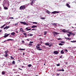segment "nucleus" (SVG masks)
Masks as SVG:
<instances>
[{"label":"nucleus","mask_w":76,"mask_h":76,"mask_svg":"<svg viewBox=\"0 0 76 76\" xmlns=\"http://www.w3.org/2000/svg\"><path fill=\"white\" fill-rule=\"evenodd\" d=\"M61 53L62 54H64V51H63V50H62L61 51Z\"/></svg>","instance_id":"nucleus-17"},{"label":"nucleus","mask_w":76,"mask_h":76,"mask_svg":"<svg viewBox=\"0 0 76 76\" xmlns=\"http://www.w3.org/2000/svg\"><path fill=\"white\" fill-rule=\"evenodd\" d=\"M16 33H18V31H16Z\"/></svg>","instance_id":"nucleus-63"},{"label":"nucleus","mask_w":76,"mask_h":76,"mask_svg":"<svg viewBox=\"0 0 76 76\" xmlns=\"http://www.w3.org/2000/svg\"><path fill=\"white\" fill-rule=\"evenodd\" d=\"M23 35H27V34H26V33H24L23 34Z\"/></svg>","instance_id":"nucleus-41"},{"label":"nucleus","mask_w":76,"mask_h":76,"mask_svg":"<svg viewBox=\"0 0 76 76\" xmlns=\"http://www.w3.org/2000/svg\"><path fill=\"white\" fill-rule=\"evenodd\" d=\"M11 35L12 36H15V32L11 33Z\"/></svg>","instance_id":"nucleus-12"},{"label":"nucleus","mask_w":76,"mask_h":76,"mask_svg":"<svg viewBox=\"0 0 76 76\" xmlns=\"http://www.w3.org/2000/svg\"><path fill=\"white\" fill-rule=\"evenodd\" d=\"M18 23H15V26H17L18 25Z\"/></svg>","instance_id":"nucleus-33"},{"label":"nucleus","mask_w":76,"mask_h":76,"mask_svg":"<svg viewBox=\"0 0 76 76\" xmlns=\"http://www.w3.org/2000/svg\"><path fill=\"white\" fill-rule=\"evenodd\" d=\"M6 41V40H4V42H2V43H4V42H5Z\"/></svg>","instance_id":"nucleus-51"},{"label":"nucleus","mask_w":76,"mask_h":76,"mask_svg":"<svg viewBox=\"0 0 76 76\" xmlns=\"http://www.w3.org/2000/svg\"><path fill=\"white\" fill-rule=\"evenodd\" d=\"M53 35L56 37V35H58V34H59V33L56 32V31H54L53 32Z\"/></svg>","instance_id":"nucleus-4"},{"label":"nucleus","mask_w":76,"mask_h":76,"mask_svg":"<svg viewBox=\"0 0 76 76\" xmlns=\"http://www.w3.org/2000/svg\"><path fill=\"white\" fill-rule=\"evenodd\" d=\"M71 42H75V41H71Z\"/></svg>","instance_id":"nucleus-44"},{"label":"nucleus","mask_w":76,"mask_h":76,"mask_svg":"<svg viewBox=\"0 0 76 76\" xmlns=\"http://www.w3.org/2000/svg\"><path fill=\"white\" fill-rule=\"evenodd\" d=\"M47 32L46 31H45V33L44 34V35H46L47 34Z\"/></svg>","instance_id":"nucleus-24"},{"label":"nucleus","mask_w":76,"mask_h":76,"mask_svg":"<svg viewBox=\"0 0 76 76\" xmlns=\"http://www.w3.org/2000/svg\"><path fill=\"white\" fill-rule=\"evenodd\" d=\"M37 26H35V25H34L31 26L32 28H37Z\"/></svg>","instance_id":"nucleus-14"},{"label":"nucleus","mask_w":76,"mask_h":76,"mask_svg":"<svg viewBox=\"0 0 76 76\" xmlns=\"http://www.w3.org/2000/svg\"><path fill=\"white\" fill-rule=\"evenodd\" d=\"M53 53L55 54H58V52L57 51H55L53 52Z\"/></svg>","instance_id":"nucleus-9"},{"label":"nucleus","mask_w":76,"mask_h":76,"mask_svg":"<svg viewBox=\"0 0 76 76\" xmlns=\"http://www.w3.org/2000/svg\"><path fill=\"white\" fill-rule=\"evenodd\" d=\"M61 43H64V42H63V41H61Z\"/></svg>","instance_id":"nucleus-52"},{"label":"nucleus","mask_w":76,"mask_h":76,"mask_svg":"<svg viewBox=\"0 0 76 76\" xmlns=\"http://www.w3.org/2000/svg\"><path fill=\"white\" fill-rule=\"evenodd\" d=\"M36 48L37 50H39V51H41L42 50V49L40 48L41 47H40V46H39L38 45H37L36 46Z\"/></svg>","instance_id":"nucleus-1"},{"label":"nucleus","mask_w":76,"mask_h":76,"mask_svg":"<svg viewBox=\"0 0 76 76\" xmlns=\"http://www.w3.org/2000/svg\"><path fill=\"white\" fill-rule=\"evenodd\" d=\"M34 1H35L34 0H33L31 1V3H30L31 6H33V2H34Z\"/></svg>","instance_id":"nucleus-13"},{"label":"nucleus","mask_w":76,"mask_h":76,"mask_svg":"<svg viewBox=\"0 0 76 76\" xmlns=\"http://www.w3.org/2000/svg\"><path fill=\"white\" fill-rule=\"evenodd\" d=\"M10 41H13V39H10Z\"/></svg>","instance_id":"nucleus-50"},{"label":"nucleus","mask_w":76,"mask_h":76,"mask_svg":"<svg viewBox=\"0 0 76 76\" xmlns=\"http://www.w3.org/2000/svg\"><path fill=\"white\" fill-rule=\"evenodd\" d=\"M64 38L65 39H67H67H69V38L68 37H65Z\"/></svg>","instance_id":"nucleus-29"},{"label":"nucleus","mask_w":76,"mask_h":76,"mask_svg":"<svg viewBox=\"0 0 76 76\" xmlns=\"http://www.w3.org/2000/svg\"><path fill=\"white\" fill-rule=\"evenodd\" d=\"M11 58H12V59H13V60H14V58L13 57V56H11Z\"/></svg>","instance_id":"nucleus-36"},{"label":"nucleus","mask_w":76,"mask_h":76,"mask_svg":"<svg viewBox=\"0 0 76 76\" xmlns=\"http://www.w3.org/2000/svg\"><path fill=\"white\" fill-rule=\"evenodd\" d=\"M30 43H31V44H32L33 43V42H30Z\"/></svg>","instance_id":"nucleus-57"},{"label":"nucleus","mask_w":76,"mask_h":76,"mask_svg":"<svg viewBox=\"0 0 76 76\" xmlns=\"http://www.w3.org/2000/svg\"><path fill=\"white\" fill-rule=\"evenodd\" d=\"M7 33H5L4 34V36L3 37H4V38H7V37L10 34H7Z\"/></svg>","instance_id":"nucleus-6"},{"label":"nucleus","mask_w":76,"mask_h":76,"mask_svg":"<svg viewBox=\"0 0 76 76\" xmlns=\"http://www.w3.org/2000/svg\"><path fill=\"white\" fill-rule=\"evenodd\" d=\"M65 50L67 52H68V51H67V49H65Z\"/></svg>","instance_id":"nucleus-55"},{"label":"nucleus","mask_w":76,"mask_h":76,"mask_svg":"<svg viewBox=\"0 0 76 76\" xmlns=\"http://www.w3.org/2000/svg\"><path fill=\"white\" fill-rule=\"evenodd\" d=\"M57 76H59L60 75V74H57Z\"/></svg>","instance_id":"nucleus-53"},{"label":"nucleus","mask_w":76,"mask_h":76,"mask_svg":"<svg viewBox=\"0 0 76 76\" xmlns=\"http://www.w3.org/2000/svg\"><path fill=\"white\" fill-rule=\"evenodd\" d=\"M26 8L25 7V5H23V6H21L20 7V10H23V9H25Z\"/></svg>","instance_id":"nucleus-3"},{"label":"nucleus","mask_w":76,"mask_h":76,"mask_svg":"<svg viewBox=\"0 0 76 76\" xmlns=\"http://www.w3.org/2000/svg\"><path fill=\"white\" fill-rule=\"evenodd\" d=\"M48 46L49 47H51L52 46V44H50V45H49Z\"/></svg>","instance_id":"nucleus-32"},{"label":"nucleus","mask_w":76,"mask_h":76,"mask_svg":"<svg viewBox=\"0 0 76 76\" xmlns=\"http://www.w3.org/2000/svg\"><path fill=\"white\" fill-rule=\"evenodd\" d=\"M66 6H67V7H69V8H70V6L69 4H67Z\"/></svg>","instance_id":"nucleus-18"},{"label":"nucleus","mask_w":76,"mask_h":76,"mask_svg":"<svg viewBox=\"0 0 76 76\" xmlns=\"http://www.w3.org/2000/svg\"><path fill=\"white\" fill-rule=\"evenodd\" d=\"M18 69H19V70H22V69H21L20 68H18Z\"/></svg>","instance_id":"nucleus-48"},{"label":"nucleus","mask_w":76,"mask_h":76,"mask_svg":"<svg viewBox=\"0 0 76 76\" xmlns=\"http://www.w3.org/2000/svg\"><path fill=\"white\" fill-rule=\"evenodd\" d=\"M46 12H47V13H48V15H50V13H51V12H50V11L47 10Z\"/></svg>","instance_id":"nucleus-15"},{"label":"nucleus","mask_w":76,"mask_h":76,"mask_svg":"<svg viewBox=\"0 0 76 76\" xmlns=\"http://www.w3.org/2000/svg\"><path fill=\"white\" fill-rule=\"evenodd\" d=\"M28 37H29V36H29V35H30V34H28Z\"/></svg>","instance_id":"nucleus-60"},{"label":"nucleus","mask_w":76,"mask_h":76,"mask_svg":"<svg viewBox=\"0 0 76 76\" xmlns=\"http://www.w3.org/2000/svg\"><path fill=\"white\" fill-rule=\"evenodd\" d=\"M15 63H16L15 61H13L12 62V64H15Z\"/></svg>","instance_id":"nucleus-26"},{"label":"nucleus","mask_w":76,"mask_h":76,"mask_svg":"<svg viewBox=\"0 0 76 76\" xmlns=\"http://www.w3.org/2000/svg\"><path fill=\"white\" fill-rule=\"evenodd\" d=\"M1 31H2V30H0V33L1 32Z\"/></svg>","instance_id":"nucleus-59"},{"label":"nucleus","mask_w":76,"mask_h":76,"mask_svg":"<svg viewBox=\"0 0 76 76\" xmlns=\"http://www.w3.org/2000/svg\"><path fill=\"white\" fill-rule=\"evenodd\" d=\"M32 44L31 43H29L28 44V46L29 47H31V46H32Z\"/></svg>","instance_id":"nucleus-22"},{"label":"nucleus","mask_w":76,"mask_h":76,"mask_svg":"<svg viewBox=\"0 0 76 76\" xmlns=\"http://www.w3.org/2000/svg\"><path fill=\"white\" fill-rule=\"evenodd\" d=\"M59 45H63V44L60 43H59Z\"/></svg>","instance_id":"nucleus-34"},{"label":"nucleus","mask_w":76,"mask_h":76,"mask_svg":"<svg viewBox=\"0 0 76 76\" xmlns=\"http://www.w3.org/2000/svg\"><path fill=\"white\" fill-rule=\"evenodd\" d=\"M23 56H24L25 55V53H23Z\"/></svg>","instance_id":"nucleus-56"},{"label":"nucleus","mask_w":76,"mask_h":76,"mask_svg":"<svg viewBox=\"0 0 76 76\" xmlns=\"http://www.w3.org/2000/svg\"><path fill=\"white\" fill-rule=\"evenodd\" d=\"M56 66H60V65L59 64H56Z\"/></svg>","instance_id":"nucleus-40"},{"label":"nucleus","mask_w":76,"mask_h":76,"mask_svg":"<svg viewBox=\"0 0 76 76\" xmlns=\"http://www.w3.org/2000/svg\"><path fill=\"white\" fill-rule=\"evenodd\" d=\"M67 35L68 37H69L70 36V34H68Z\"/></svg>","instance_id":"nucleus-43"},{"label":"nucleus","mask_w":76,"mask_h":76,"mask_svg":"<svg viewBox=\"0 0 76 76\" xmlns=\"http://www.w3.org/2000/svg\"><path fill=\"white\" fill-rule=\"evenodd\" d=\"M57 71H61V69H59V70H58V69H57Z\"/></svg>","instance_id":"nucleus-45"},{"label":"nucleus","mask_w":76,"mask_h":76,"mask_svg":"<svg viewBox=\"0 0 76 76\" xmlns=\"http://www.w3.org/2000/svg\"><path fill=\"white\" fill-rule=\"evenodd\" d=\"M30 30H31V28H29V29H27L26 30V31H30Z\"/></svg>","instance_id":"nucleus-37"},{"label":"nucleus","mask_w":76,"mask_h":76,"mask_svg":"<svg viewBox=\"0 0 76 76\" xmlns=\"http://www.w3.org/2000/svg\"><path fill=\"white\" fill-rule=\"evenodd\" d=\"M6 73H5V72H4V71H2V75H5Z\"/></svg>","instance_id":"nucleus-19"},{"label":"nucleus","mask_w":76,"mask_h":76,"mask_svg":"<svg viewBox=\"0 0 76 76\" xmlns=\"http://www.w3.org/2000/svg\"><path fill=\"white\" fill-rule=\"evenodd\" d=\"M45 45H48V46H49V45H50V44L48 43H45Z\"/></svg>","instance_id":"nucleus-23"},{"label":"nucleus","mask_w":76,"mask_h":76,"mask_svg":"<svg viewBox=\"0 0 76 76\" xmlns=\"http://www.w3.org/2000/svg\"><path fill=\"white\" fill-rule=\"evenodd\" d=\"M29 29V27H27L26 28V29Z\"/></svg>","instance_id":"nucleus-49"},{"label":"nucleus","mask_w":76,"mask_h":76,"mask_svg":"<svg viewBox=\"0 0 76 76\" xmlns=\"http://www.w3.org/2000/svg\"><path fill=\"white\" fill-rule=\"evenodd\" d=\"M7 41H10V39H8L7 40Z\"/></svg>","instance_id":"nucleus-58"},{"label":"nucleus","mask_w":76,"mask_h":76,"mask_svg":"<svg viewBox=\"0 0 76 76\" xmlns=\"http://www.w3.org/2000/svg\"><path fill=\"white\" fill-rule=\"evenodd\" d=\"M31 66H32V65L30 64L28 65V67H31Z\"/></svg>","instance_id":"nucleus-25"},{"label":"nucleus","mask_w":76,"mask_h":76,"mask_svg":"<svg viewBox=\"0 0 76 76\" xmlns=\"http://www.w3.org/2000/svg\"><path fill=\"white\" fill-rule=\"evenodd\" d=\"M20 32H25V31H23L24 30L22 28H20Z\"/></svg>","instance_id":"nucleus-8"},{"label":"nucleus","mask_w":76,"mask_h":76,"mask_svg":"<svg viewBox=\"0 0 76 76\" xmlns=\"http://www.w3.org/2000/svg\"><path fill=\"white\" fill-rule=\"evenodd\" d=\"M69 34H70L71 35H73V33H72V32H69Z\"/></svg>","instance_id":"nucleus-27"},{"label":"nucleus","mask_w":76,"mask_h":76,"mask_svg":"<svg viewBox=\"0 0 76 76\" xmlns=\"http://www.w3.org/2000/svg\"><path fill=\"white\" fill-rule=\"evenodd\" d=\"M33 23H34L35 24H36L37 25H38V23L36 22H33Z\"/></svg>","instance_id":"nucleus-31"},{"label":"nucleus","mask_w":76,"mask_h":76,"mask_svg":"<svg viewBox=\"0 0 76 76\" xmlns=\"http://www.w3.org/2000/svg\"><path fill=\"white\" fill-rule=\"evenodd\" d=\"M58 40H60L61 39V38H58Z\"/></svg>","instance_id":"nucleus-54"},{"label":"nucleus","mask_w":76,"mask_h":76,"mask_svg":"<svg viewBox=\"0 0 76 76\" xmlns=\"http://www.w3.org/2000/svg\"><path fill=\"white\" fill-rule=\"evenodd\" d=\"M20 23L23 24L24 25H28V24L25 22L20 21Z\"/></svg>","instance_id":"nucleus-5"},{"label":"nucleus","mask_w":76,"mask_h":76,"mask_svg":"<svg viewBox=\"0 0 76 76\" xmlns=\"http://www.w3.org/2000/svg\"><path fill=\"white\" fill-rule=\"evenodd\" d=\"M52 13H53V14H55L56 13H59V12L58 11H55L53 12H52Z\"/></svg>","instance_id":"nucleus-10"},{"label":"nucleus","mask_w":76,"mask_h":76,"mask_svg":"<svg viewBox=\"0 0 76 76\" xmlns=\"http://www.w3.org/2000/svg\"><path fill=\"white\" fill-rule=\"evenodd\" d=\"M22 68H23L24 67V66H22Z\"/></svg>","instance_id":"nucleus-61"},{"label":"nucleus","mask_w":76,"mask_h":76,"mask_svg":"<svg viewBox=\"0 0 76 76\" xmlns=\"http://www.w3.org/2000/svg\"><path fill=\"white\" fill-rule=\"evenodd\" d=\"M9 19H14V18H13V17H10V18H9Z\"/></svg>","instance_id":"nucleus-42"},{"label":"nucleus","mask_w":76,"mask_h":76,"mask_svg":"<svg viewBox=\"0 0 76 76\" xmlns=\"http://www.w3.org/2000/svg\"><path fill=\"white\" fill-rule=\"evenodd\" d=\"M10 28V26H6L4 28V29H7L8 28Z\"/></svg>","instance_id":"nucleus-11"},{"label":"nucleus","mask_w":76,"mask_h":76,"mask_svg":"<svg viewBox=\"0 0 76 76\" xmlns=\"http://www.w3.org/2000/svg\"><path fill=\"white\" fill-rule=\"evenodd\" d=\"M61 71L62 72H64V70L63 69V68H62V69H61Z\"/></svg>","instance_id":"nucleus-39"},{"label":"nucleus","mask_w":76,"mask_h":76,"mask_svg":"<svg viewBox=\"0 0 76 76\" xmlns=\"http://www.w3.org/2000/svg\"><path fill=\"white\" fill-rule=\"evenodd\" d=\"M38 45H41V44H38Z\"/></svg>","instance_id":"nucleus-62"},{"label":"nucleus","mask_w":76,"mask_h":76,"mask_svg":"<svg viewBox=\"0 0 76 76\" xmlns=\"http://www.w3.org/2000/svg\"><path fill=\"white\" fill-rule=\"evenodd\" d=\"M40 18V19H42V20L45 19V17L43 18V17H41Z\"/></svg>","instance_id":"nucleus-21"},{"label":"nucleus","mask_w":76,"mask_h":76,"mask_svg":"<svg viewBox=\"0 0 76 76\" xmlns=\"http://www.w3.org/2000/svg\"><path fill=\"white\" fill-rule=\"evenodd\" d=\"M51 23L52 25H54V26H56L57 25V24H56V23Z\"/></svg>","instance_id":"nucleus-20"},{"label":"nucleus","mask_w":76,"mask_h":76,"mask_svg":"<svg viewBox=\"0 0 76 76\" xmlns=\"http://www.w3.org/2000/svg\"><path fill=\"white\" fill-rule=\"evenodd\" d=\"M62 31L64 33H65L66 32H68V31L67 30H65V29H64L62 30Z\"/></svg>","instance_id":"nucleus-7"},{"label":"nucleus","mask_w":76,"mask_h":76,"mask_svg":"<svg viewBox=\"0 0 76 76\" xmlns=\"http://www.w3.org/2000/svg\"><path fill=\"white\" fill-rule=\"evenodd\" d=\"M5 54H4V56L5 57H7L8 56V54L7 53H9V51L8 50H7V51H5Z\"/></svg>","instance_id":"nucleus-2"},{"label":"nucleus","mask_w":76,"mask_h":76,"mask_svg":"<svg viewBox=\"0 0 76 76\" xmlns=\"http://www.w3.org/2000/svg\"><path fill=\"white\" fill-rule=\"evenodd\" d=\"M6 26V24H4V25H3L2 26L0 27V28H3L4 26Z\"/></svg>","instance_id":"nucleus-16"},{"label":"nucleus","mask_w":76,"mask_h":76,"mask_svg":"<svg viewBox=\"0 0 76 76\" xmlns=\"http://www.w3.org/2000/svg\"><path fill=\"white\" fill-rule=\"evenodd\" d=\"M65 64H67V62H66L65 63Z\"/></svg>","instance_id":"nucleus-64"},{"label":"nucleus","mask_w":76,"mask_h":76,"mask_svg":"<svg viewBox=\"0 0 76 76\" xmlns=\"http://www.w3.org/2000/svg\"><path fill=\"white\" fill-rule=\"evenodd\" d=\"M18 50H25V49H21V48H20V49H19Z\"/></svg>","instance_id":"nucleus-28"},{"label":"nucleus","mask_w":76,"mask_h":76,"mask_svg":"<svg viewBox=\"0 0 76 76\" xmlns=\"http://www.w3.org/2000/svg\"><path fill=\"white\" fill-rule=\"evenodd\" d=\"M34 30V31H37V29H35V28H33V29H32L31 30V31H33Z\"/></svg>","instance_id":"nucleus-38"},{"label":"nucleus","mask_w":76,"mask_h":76,"mask_svg":"<svg viewBox=\"0 0 76 76\" xmlns=\"http://www.w3.org/2000/svg\"><path fill=\"white\" fill-rule=\"evenodd\" d=\"M22 43H24V40H22Z\"/></svg>","instance_id":"nucleus-47"},{"label":"nucleus","mask_w":76,"mask_h":76,"mask_svg":"<svg viewBox=\"0 0 76 76\" xmlns=\"http://www.w3.org/2000/svg\"><path fill=\"white\" fill-rule=\"evenodd\" d=\"M4 9H5V10H7V9H8V8H7V7H4Z\"/></svg>","instance_id":"nucleus-30"},{"label":"nucleus","mask_w":76,"mask_h":76,"mask_svg":"<svg viewBox=\"0 0 76 76\" xmlns=\"http://www.w3.org/2000/svg\"><path fill=\"white\" fill-rule=\"evenodd\" d=\"M63 55H61V56H60V58H62V57H63Z\"/></svg>","instance_id":"nucleus-46"},{"label":"nucleus","mask_w":76,"mask_h":76,"mask_svg":"<svg viewBox=\"0 0 76 76\" xmlns=\"http://www.w3.org/2000/svg\"><path fill=\"white\" fill-rule=\"evenodd\" d=\"M29 36H30V37H32V36H33V34H30Z\"/></svg>","instance_id":"nucleus-35"}]
</instances>
